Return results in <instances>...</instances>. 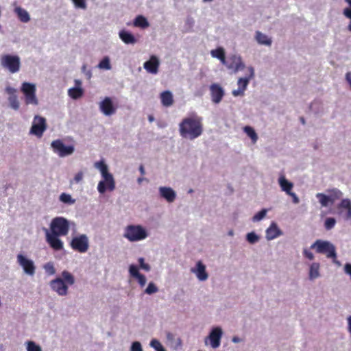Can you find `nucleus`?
I'll return each mask as SVG.
<instances>
[{
    "instance_id": "a211bd4d",
    "label": "nucleus",
    "mask_w": 351,
    "mask_h": 351,
    "mask_svg": "<svg viewBox=\"0 0 351 351\" xmlns=\"http://www.w3.org/2000/svg\"><path fill=\"white\" fill-rule=\"evenodd\" d=\"M160 62L156 56H151L149 60L143 64L144 69L149 73L156 74L158 71Z\"/></svg>"
},
{
    "instance_id": "bb28decb",
    "label": "nucleus",
    "mask_w": 351,
    "mask_h": 351,
    "mask_svg": "<svg viewBox=\"0 0 351 351\" xmlns=\"http://www.w3.org/2000/svg\"><path fill=\"white\" fill-rule=\"evenodd\" d=\"M255 38L258 43L260 45H264L267 46H270L271 45V39L260 31L256 32Z\"/></svg>"
},
{
    "instance_id": "72a5a7b5",
    "label": "nucleus",
    "mask_w": 351,
    "mask_h": 351,
    "mask_svg": "<svg viewBox=\"0 0 351 351\" xmlns=\"http://www.w3.org/2000/svg\"><path fill=\"white\" fill-rule=\"evenodd\" d=\"M244 132L251 138L253 143H256L258 140V136L254 130L250 126H245L243 128Z\"/></svg>"
},
{
    "instance_id": "3c124183",
    "label": "nucleus",
    "mask_w": 351,
    "mask_h": 351,
    "mask_svg": "<svg viewBox=\"0 0 351 351\" xmlns=\"http://www.w3.org/2000/svg\"><path fill=\"white\" fill-rule=\"evenodd\" d=\"M84 173L82 171H80L77 173L75 174L73 180L75 182L78 183L81 182L83 179Z\"/></svg>"
},
{
    "instance_id": "13d9d810",
    "label": "nucleus",
    "mask_w": 351,
    "mask_h": 351,
    "mask_svg": "<svg viewBox=\"0 0 351 351\" xmlns=\"http://www.w3.org/2000/svg\"><path fill=\"white\" fill-rule=\"evenodd\" d=\"M139 171H140V173H141V174L142 176L145 174V168H144V166L143 165H140V167H139Z\"/></svg>"
},
{
    "instance_id": "c03bdc74",
    "label": "nucleus",
    "mask_w": 351,
    "mask_h": 351,
    "mask_svg": "<svg viewBox=\"0 0 351 351\" xmlns=\"http://www.w3.org/2000/svg\"><path fill=\"white\" fill-rule=\"evenodd\" d=\"M150 346L154 348L156 351H162L165 348L157 339H152L150 342Z\"/></svg>"
},
{
    "instance_id": "de8ad7c7",
    "label": "nucleus",
    "mask_w": 351,
    "mask_h": 351,
    "mask_svg": "<svg viewBox=\"0 0 351 351\" xmlns=\"http://www.w3.org/2000/svg\"><path fill=\"white\" fill-rule=\"evenodd\" d=\"M247 240L250 243H254L258 241V237L254 232H250L247 234Z\"/></svg>"
},
{
    "instance_id": "423d86ee",
    "label": "nucleus",
    "mask_w": 351,
    "mask_h": 351,
    "mask_svg": "<svg viewBox=\"0 0 351 351\" xmlns=\"http://www.w3.org/2000/svg\"><path fill=\"white\" fill-rule=\"evenodd\" d=\"M311 248L315 249L317 253L326 254L328 258L335 256V247L329 241L318 239L311 245Z\"/></svg>"
},
{
    "instance_id": "6e6552de",
    "label": "nucleus",
    "mask_w": 351,
    "mask_h": 351,
    "mask_svg": "<svg viewBox=\"0 0 351 351\" xmlns=\"http://www.w3.org/2000/svg\"><path fill=\"white\" fill-rule=\"evenodd\" d=\"M1 64L12 73H16L20 69L21 62L18 56L4 55L1 58Z\"/></svg>"
},
{
    "instance_id": "ddd939ff",
    "label": "nucleus",
    "mask_w": 351,
    "mask_h": 351,
    "mask_svg": "<svg viewBox=\"0 0 351 351\" xmlns=\"http://www.w3.org/2000/svg\"><path fill=\"white\" fill-rule=\"evenodd\" d=\"M249 71H250V75L248 77H241L239 79L238 83H237L238 88L237 90H234L232 93L234 97L244 95V91L246 90L250 79H252L254 75V69L252 67H250Z\"/></svg>"
},
{
    "instance_id": "bf43d9fd",
    "label": "nucleus",
    "mask_w": 351,
    "mask_h": 351,
    "mask_svg": "<svg viewBox=\"0 0 351 351\" xmlns=\"http://www.w3.org/2000/svg\"><path fill=\"white\" fill-rule=\"evenodd\" d=\"M75 85L77 86V87H80L82 84L81 81L79 80H75Z\"/></svg>"
},
{
    "instance_id": "49530a36",
    "label": "nucleus",
    "mask_w": 351,
    "mask_h": 351,
    "mask_svg": "<svg viewBox=\"0 0 351 351\" xmlns=\"http://www.w3.org/2000/svg\"><path fill=\"white\" fill-rule=\"evenodd\" d=\"M138 263H139V266H140L141 269H142L146 271H149L150 270L151 267H150L149 265L145 263V260L143 258H142V257L139 258Z\"/></svg>"
},
{
    "instance_id": "052dcab7",
    "label": "nucleus",
    "mask_w": 351,
    "mask_h": 351,
    "mask_svg": "<svg viewBox=\"0 0 351 351\" xmlns=\"http://www.w3.org/2000/svg\"><path fill=\"white\" fill-rule=\"evenodd\" d=\"M143 180V178H138L137 181L139 184H141Z\"/></svg>"
},
{
    "instance_id": "79ce46f5",
    "label": "nucleus",
    "mask_w": 351,
    "mask_h": 351,
    "mask_svg": "<svg viewBox=\"0 0 351 351\" xmlns=\"http://www.w3.org/2000/svg\"><path fill=\"white\" fill-rule=\"evenodd\" d=\"M335 223L336 220L332 217H329L326 219L324 227L327 230H329L334 228Z\"/></svg>"
},
{
    "instance_id": "ea45409f",
    "label": "nucleus",
    "mask_w": 351,
    "mask_h": 351,
    "mask_svg": "<svg viewBox=\"0 0 351 351\" xmlns=\"http://www.w3.org/2000/svg\"><path fill=\"white\" fill-rule=\"evenodd\" d=\"M27 351H42V349L35 342L29 341L27 342Z\"/></svg>"
},
{
    "instance_id": "a19ab883",
    "label": "nucleus",
    "mask_w": 351,
    "mask_h": 351,
    "mask_svg": "<svg viewBox=\"0 0 351 351\" xmlns=\"http://www.w3.org/2000/svg\"><path fill=\"white\" fill-rule=\"evenodd\" d=\"M158 289L154 282H149L147 287L145 290V293L151 295L158 292Z\"/></svg>"
},
{
    "instance_id": "a878e982",
    "label": "nucleus",
    "mask_w": 351,
    "mask_h": 351,
    "mask_svg": "<svg viewBox=\"0 0 351 351\" xmlns=\"http://www.w3.org/2000/svg\"><path fill=\"white\" fill-rule=\"evenodd\" d=\"M278 182L282 191L286 192L287 195L291 192L293 184L292 182L288 181L284 176L280 177Z\"/></svg>"
},
{
    "instance_id": "39448f33",
    "label": "nucleus",
    "mask_w": 351,
    "mask_h": 351,
    "mask_svg": "<svg viewBox=\"0 0 351 351\" xmlns=\"http://www.w3.org/2000/svg\"><path fill=\"white\" fill-rule=\"evenodd\" d=\"M69 221L66 219L56 217L51 221L50 232L59 236H66L69 233Z\"/></svg>"
},
{
    "instance_id": "2eb2a0df",
    "label": "nucleus",
    "mask_w": 351,
    "mask_h": 351,
    "mask_svg": "<svg viewBox=\"0 0 351 351\" xmlns=\"http://www.w3.org/2000/svg\"><path fill=\"white\" fill-rule=\"evenodd\" d=\"M46 230V241L54 250L59 251L63 249V242L58 238L60 236Z\"/></svg>"
},
{
    "instance_id": "7c9ffc66",
    "label": "nucleus",
    "mask_w": 351,
    "mask_h": 351,
    "mask_svg": "<svg viewBox=\"0 0 351 351\" xmlns=\"http://www.w3.org/2000/svg\"><path fill=\"white\" fill-rule=\"evenodd\" d=\"M134 25L135 27H138L145 29L148 27L149 24L145 16L142 15H138L135 18L134 21Z\"/></svg>"
},
{
    "instance_id": "f03ea898",
    "label": "nucleus",
    "mask_w": 351,
    "mask_h": 351,
    "mask_svg": "<svg viewBox=\"0 0 351 351\" xmlns=\"http://www.w3.org/2000/svg\"><path fill=\"white\" fill-rule=\"evenodd\" d=\"M95 167L99 170L103 180H101L97 185V190L99 193L104 194L106 190L112 191L115 189V182L112 174L109 173L108 167L104 160L95 163Z\"/></svg>"
},
{
    "instance_id": "412c9836",
    "label": "nucleus",
    "mask_w": 351,
    "mask_h": 351,
    "mask_svg": "<svg viewBox=\"0 0 351 351\" xmlns=\"http://www.w3.org/2000/svg\"><path fill=\"white\" fill-rule=\"evenodd\" d=\"M159 192L160 196L169 203L174 202L176 199V192L170 187L160 186Z\"/></svg>"
},
{
    "instance_id": "69168bd1",
    "label": "nucleus",
    "mask_w": 351,
    "mask_h": 351,
    "mask_svg": "<svg viewBox=\"0 0 351 351\" xmlns=\"http://www.w3.org/2000/svg\"><path fill=\"white\" fill-rule=\"evenodd\" d=\"M350 5V7L351 8V0H345Z\"/></svg>"
},
{
    "instance_id": "f257e3e1",
    "label": "nucleus",
    "mask_w": 351,
    "mask_h": 351,
    "mask_svg": "<svg viewBox=\"0 0 351 351\" xmlns=\"http://www.w3.org/2000/svg\"><path fill=\"white\" fill-rule=\"evenodd\" d=\"M202 117L193 114L182 120L179 124L180 134L182 138L193 140L203 133Z\"/></svg>"
},
{
    "instance_id": "b1692460",
    "label": "nucleus",
    "mask_w": 351,
    "mask_h": 351,
    "mask_svg": "<svg viewBox=\"0 0 351 351\" xmlns=\"http://www.w3.org/2000/svg\"><path fill=\"white\" fill-rule=\"evenodd\" d=\"M119 38L121 39V40L127 44H135L136 43V39L134 36V35L125 30H121L119 33Z\"/></svg>"
},
{
    "instance_id": "393cba45",
    "label": "nucleus",
    "mask_w": 351,
    "mask_h": 351,
    "mask_svg": "<svg viewBox=\"0 0 351 351\" xmlns=\"http://www.w3.org/2000/svg\"><path fill=\"white\" fill-rule=\"evenodd\" d=\"M161 103L164 106L169 107L173 104V95L169 90H165L160 94Z\"/></svg>"
},
{
    "instance_id": "603ef678",
    "label": "nucleus",
    "mask_w": 351,
    "mask_h": 351,
    "mask_svg": "<svg viewBox=\"0 0 351 351\" xmlns=\"http://www.w3.org/2000/svg\"><path fill=\"white\" fill-rule=\"evenodd\" d=\"M303 254L306 258H307L308 259H309L311 261L314 258L313 254L307 249H304Z\"/></svg>"
},
{
    "instance_id": "774afa93",
    "label": "nucleus",
    "mask_w": 351,
    "mask_h": 351,
    "mask_svg": "<svg viewBox=\"0 0 351 351\" xmlns=\"http://www.w3.org/2000/svg\"><path fill=\"white\" fill-rule=\"evenodd\" d=\"M3 350V346L2 345L0 346V351H2Z\"/></svg>"
},
{
    "instance_id": "a18cd8bd",
    "label": "nucleus",
    "mask_w": 351,
    "mask_h": 351,
    "mask_svg": "<svg viewBox=\"0 0 351 351\" xmlns=\"http://www.w3.org/2000/svg\"><path fill=\"white\" fill-rule=\"evenodd\" d=\"M44 268L46 272L49 275H53L56 272V269L53 267V263H47V264H45Z\"/></svg>"
},
{
    "instance_id": "4be33fe9",
    "label": "nucleus",
    "mask_w": 351,
    "mask_h": 351,
    "mask_svg": "<svg viewBox=\"0 0 351 351\" xmlns=\"http://www.w3.org/2000/svg\"><path fill=\"white\" fill-rule=\"evenodd\" d=\"M129 272L132 277L137 279L141 287H144L146 284V278L143 274L138 271V268L134 265H131L129 268Z\"/></svg>"
},
{
    "instance_id": "f3484780",
    "label": "nucleus",
    "mask_w": 351,
    "mask_h": 351,
    "mask_svg": "<svg viewBox=\"0 0 351 351\" xmlns=\"http://www.w3.org/2000/svg\"><path fill=\"white\" fill-rule=\"evenodd\" d=\"M100 110L106 116H110L115 113L116 108L114 107L110 97H106L99 104Z\"/></svg>"
},
{
    "instance_id": "0eeeda50",
    "label": "nucleus",
    "mask_w": 351,
    "mask_h": 351,
    "mask_svg": "<svg viewBox=\"0 0 351 351\" xmlns=\"http://www.w3.org/2000/svg\"><path fill=\"white\" fill-rule=\"evenodd\" d=\"M25 96V101L27 105H38V100L36 95V86L29 82H23L21 88Z\"/></svg>"
},
{
    "instance_id": "9d476101",
    "label": "nucleus",
    "mask_w": 351,
    "mask_h": 351,
    "mask_svg": "<svg viewBox=\"0 0 351 351\" xmlns=\"http://www.w3.org/2000/svg\"><path fill=\"white\" fill-rule=\"evenodd\" d=\"M70 245L73 250L80 253H85L89 247L88 239L86 234L73 237Z\"/></svg>"
},
{
    "instance_id": "58836bf2",
    "label": "nucleus",
    "mask_w": 351,
    "mask_h": 351,
    "mask_svg": "<svg viewBox=\"0 0 351 351\" xmlns=\"http://www.w3.org/2000/svg\"><path fill=\"white\" fill-rule=\"evenodd\" d=\"M99 68L109 70L111 69L110 60L108 57L104 58L98 65Z\"/></svg>"
},
{
    "instance_id": "f8f14e48",
    "label": "nucleus",
    "mask_w": 351,
    "mask_h": 351,
    "mask_svg": "<svg viewBox=\"0 0 351 351\" xmlns=\"http://www.w3.org/2000/svg\"><path fill=\"white\" fill-rule=\"evenodd\" d=\"M17 263L23 269L24 272L29 276H34L36 267L33 261L27 258L21 254L17 255Z\"/></svg>"
},
{
    "instance_id": "338daca9",
    "label": "nucleus",
    "mask_w": 351,
    "mask_h": 351,
    "mask_svg": "<svg viewBox=\"0 0 351 351\" xmlns=\"http://www.w3.org/2000/svg\"><path fill=\"white\" fill-rule=\"evenodd\" d=\"M149 121H152L154 120V118L152 117H149Z\"/></svg>"
},
{
    "instance_id": "dca6fc26",
    "label": "nucleus",
    "mask_w": 351,
    "mask_h": 351,
    "mask_svg": "<svg viewBox=\"0 0 351 351\" xmlns=\"http://www.w3.org/2000/svg\"><path fill=\"white\" fill-rule=\"evenodd\" d=\"M223 64L226 65L228 69L233 70L234 73L243 69L245 67V64L242 62L241 57L235 55L230 56L226 60V63Z\"/></svg>"
},
{
    "instance_id": "e433bc0d",
    "label": "nucleus",
    "mask_w": 351,
    "mask_h": 351,
    "mask_svg": "<svg viewBox=\"0 0 351 351\" xmlns=\"http://www.w3.org/2000/svg\"><path fill=\"white\" fill-rule=\"evenodd\" d=\"M8 101H9L10 107L12 109H14L15 110H17L19 109L20 104H19V101L18 100V97L16 95L9 96Z\"/></svg>"
},
{
    "instance_id": "4468645a",
    "label": "nucleus",
    "mask_w": 351,
    "mask_h": 351,
    "mask_svg": "<svg viewBox=\"0 0 351 351\" xmlns=\"http://www.w3.org/2000/svg\"><path fill=\"white\" fill-rule=\"evenodd\" d=\"M210 93L211 100L214 104L220 103L225 95L223 88L217 83H213L210 86Z\"/></svg>"
},
{
    "instance_id": "e2e57ef3",
    "label": "nucleus",
    "mask_w": 351,
    "mask_h": 351,
    "mask_svg": "<svg viewBox=\"0 0 351 351\" xmlns=\"http://www.w3.org/2000/svg\"><path fill=\"white\" fill-rule=\"evenodd\" d=\"M348 29L349 31L351 32V19H350V23H349V25L348 26Z\"/></svg>"
},
{
    "instance_id": "c85d7f7f",
    "label": "nucleus",
    "mask_w": 351,
    "mask_h": 351,
    "mask_svg": "<svg viewBox=\"0 0 351 351\" xmlns=\"http://www.w3.org/2000/svg\"><path fill=\"white\" fill-rule=\"evenodd\" d=\"M14 12L17 14L19 20L21 22L27 23L29 21V14L25 10L21 8V7H16L14 9Z\"/></svg>"
},
{
    "instance_id": "4d7b16f0",
    "label": "nucleus",
    "mask_w": 351,
    "mask_h": 351,
    "mask_svg": "<svg viewBox=\"0 0 351 351\" xmlns=\"http://www.w3.org/2000/svg\"><path fill=\"white\" fill-rule=\"evenodd\" d=\"M332 258V262L337 265L339 266L341 265L340 262L337 259V254L335 253V256H330Z\"/></svg>"
},
{
    "instance_id": "6ab92c4d",
    "label": "nucleus",
    "mask_w": 351,
    "mask_h": 351,
    "mask_svg": "<svg viewBox=\"0 0 351 351\" xmlns=\"http://www.w3.org/2000/svg\"><path fill=\"white\" fill-rule=\"evenodd\" d=\"M222 336V330L219 327L214 328L208 338L210 341L212 348H217L220 346V340Z\"/></svg>"
},
{
    "instance_id": "0e129e2a",
    "label": "nucleus",
    "mask_w": 351,
    "mask_h": 351,
    "mask_svg": "<svg viewBox=\"0 0 351 351\" xmlns=\"http://www.w3.org/2000/svg\"><path fill=\"white\" fill-rule=\"evenodd\" d=\"M300 121L302 122V124L305 123V120H304V117L300 118Z\"/></svg>"
},
{
    "instance_id": "9b49d317",
    "label": "nucleus",
    "mask_w": 351,
    "mask_h": 351,
    "mask_svg": "<svg viewBox=\"0 0 351 351\" xmlns=\"http://www.w3.org/2000/svg\"><path fill=\"white\" fill-rule=\"evenodd\" d=\"M47 129L46 119L39 115H36L34 118L32 125L30 129V133L38 138L43 136L44 132Z\"/></svg>"
},
{
    "instance_id": "20e7f679",
    "label": "nucleus",
    "mask_w": 351,
    "mask_h": 351,
    "mask_svg": "<svg viewBox=\"0 0 351 351\" xmlns=\"http://www.w3.org/2000/svg\"><path fill=\"white\" fill-rule=\"evenodd\" d=\"M123 237L130 241H141L147 238V233L140 225H129L125 229Z\"/></svg>"
},
{
    "instance_id": "f704fd0d",
    "label": "nucleus",
    "mask_w": 351,
    "mask_h": 351,
    "mask_svg": "<svg viewBox=\"0 0 351 351\" xmlns=\"http://www.w3.org/2000/svg\"><path fill=\"white\" fill-rule=\"evenodd\" d=\"M329 193V197L330 199L331 204H333L335 202V200L339 199L343 195L342 193L339 189H337L330 191Z\"/></svg>"
},
{
    "instance_id": "5701e85b",
    "label": "nucleus",
    "mask_w": 351,
    "mask_h": 351,
    "mask_svg": "<svg viewBox=\"0 0 351 351\" xmlns=\"http://www.w3.org/2000/svg\"><path fill=\"white\" fill-rule=\"evenodd\" d=\"M282 234L276 223L273 222L266 230V237L268 240H272Z\"/></svg>"
},
{
    "instance_id": "c9c22d12",
    "label": "nucleus",
    "mask_w": 351,
    "mask_h": 351,
    "mask_svg": "<svg viewBox=\"0 0 351 351\" xmlns=\"http://www.w3.org/2000/svg\"><path fill=\"white\" fill-rule=\"evenodd\" d=\"M316 197L319 199L321 205L324 207L328 206L329 202H330L329 195H326L324 193H317Z\"/></svg>"
},
{
    "instance_id": "4c0bfd02",
    "label": "nucleus",
    "mask_w": 351,
    "mask_h": 351,
    "mask_svg": "<svg viewBox=\"0 0 351 351\" xmlns=\"http://www.w3.org/2000/svg\"><path fill=\"white\" fill-rule=\"evenodd\" d=\"M60 200L62 202L68 204H73L75 202V199H72L71 196L69 194H66L64 193H62L60 195Z\"/></svg>"
},
{
    "instance_id": "680f3d73",
    "label": "nucleus",
    "mask_w": 351,
    "mask_h": 351,
    "mask_svg": "<svg viewBox=\"0 0 351 351\" xmlns=\"http://www.w3.org/2000/svg\"><path fill=\"white\" fill-rule=\"evenodd\" d=\"M232 341L234 342H239V339L238 337H234Z\"/></svg>"
},
{
    "instance_id": "2f4dec72",
    "label": "nucleus",
    "mask_w": 351,
    "mask_h": 351,
    "mask_svg": "<svg viewBox=\"0 0 351 351\" xmlns=\"http://www.w3.org/2000/svg\"><path fill=\"white\" fill-rule=\"evenodd\" d=\"M319 263H313L311 264V265L310 267V271H309V278L311 280L317 278L319 276Z\"/></svg>"
},
{
    "instance_id": "37998d69",
    "label": "nucleus",
    "mask_w": 351,
    "mask_h": 351,
    "mask_svg": "<svg viewBox=\"0 0 351 351\" xmlns=\"http://www.w3.org/2000/svg\"><path fill=\"white\" fill-rule=\"evenodd\" d=\"M267 210L266 209H262L261 211L258 212L252 218L253 221H258L263 219Z\"/></svg>"
},
{
    "instance_id": "09e8293b",
    "label": "nucleus",
    "mask_w": 351,
    "mask_h": 351,
    "mask_svg": "<svg viewBox=\"0 0 351 351\" xmlns=\"http://www.w3.org/2000/svg\"><path fill=\"white\" fill-rule=\"evenodd\" d=\"M75 6L81 9L86 8V0H72Z\"/></svg>"
},
{
    "instance_id": "6e6d98bb",
    "label": "nucleus",
    "mask_w": 351,
    "mask_h": 351,
    "mask_svg": "<svg viewBox=\"0 0 351 351\" xmlns=\"http://www.w3.org/2000/svg\"><path fill=\"white\" fill-rule=\"evenodd\" d=\"M343 14L347 17L351 19V8H346L343 10Z\"/></svg>"
},
{
    "instance_id": "473e14b6",
    "label": "nucleus",
    "mask_w": 351,
    "mask_h": 351,
    "mask_svg": "<svg viewBox=\"0 0 351 351\" xmlns=\"http://www.w3.org/2000/svg\"><path fill=\"white\" fill-rule=\"evenodd\" d=\"M83 90L80 87H74L69 90V95L74 99H77L83 95Z\"/></svg>"
},
{
    "instance_id": "5fc2aeb1",
    "label": "nucleus",
    "mask_w": 351,
    "mask_h": 351,
    "mask_svg": "<svg viewBox=\"0 0 351 351\" xmlns=\"http://www.w3.org/2000/svg\"><path fill=\"white\" fill-rule=\"evenodd\" d=\"M289 196H291L293 198V202L295 204H298L300 200L298 197L296 195L295 193H293L292 191L288 194Z\"/></svg>"
},
{
    "instance_id": "8fccbe9b",
    "label": "nucleus",
    "mask_w": 351,
    "mask_h": 351,
    "mask_svg": "<svg viewBox=\"0 0 351 351\" xmlns=\"http://www.w3.org/2000/svg\"><path fill=\"white\" fill-rule=\"evenodd\" d=\"M131 351H143L141 344L138 341H135L132 344Z\"/></svg>"
},
{
    "instance_id": "7ed1b4c3",
    "label": "nucleus",
    "mask_w": 351,
    "mask_h": 351,
    "mask_svg": "<svg viewBox=\"0 0 351 351\" xmlns=\"http://www.w3.org/2000/svg\"><path fill=\"white\" fill-rule=\"evenodd\" d=\"M62 277L57 278L50 282L51 289L60 295H66L68 292V286L66 285H73L75 283L73 276L67 271L62 272Z\"/></svg>"
},
{
    "instance_id": "c756f323",
    "label": "nucleus",
    "mask_w": 351,
    "mask_h": 351,
    "mask_svg": "<svg viewBox=\"0 0 351 351\" xmlns=\"http://www.w3.org/2000/svg\"><path fill=\"white\" fill-rule=\"evenodd\" d=\"M339 209H346V219H351V201L349 199H343L338 206Z\"/></svg>"
},
{
    "instance_id": "864d4df0",
    "label": "nucleus",
    "mask_w": 351,
    "mask_h": 351,
    "mask_svg": "<svg viewBox=\"0 0 351 351\" xmlns=\"http://www.w3.org/2000/svg\"><path fill=\"white\" fill-rule=\"evenodd\" d=\"M5 91L6 93L10 95H16V89L12 88V87H10V86H8L6 87L5 88Z\"/></svg>"
},
{
    "instance_id": "1a4fd4ad",
    "label": "nucleus",
    "mask_w": 351,
    "mask_h": 351,
    "mask_svg": "<svg viewBox=\"0 0 351 351\" xmlns=\"http://www.w3.org/2000/svg\"><path fill=\"white\" fill-rule=\"evenodd\" d=\"M51 146L53 152L60 157H65L71 155L75 151L73 145H65L60 139L53 141L51 143Z\"/></svg>"
},
{
    "instance_id": "aec40b11",
    "label": "nucleus",
    "mask_w": 351,
    "mask_h": 351,
    "mask_svg": "<svg viewBox=\"0 0 351 351\" xmlns=\"http://www.w3.org/2000/svg\"><path fill=\"white\" fill-rule=\"evenodd\" d=\"M191 271L195 274L197 278L201 281L206 280L208 277L206 267L200 261L197 263L195 268L191 269Z\"/></svg>"
},
{
    "instance_id": "cd10ccee",
    "label": "nucleus",
    "mask_w": 351,
    "mask_h": 351,
    "mask_svg": "<svg viewBox=\"0 0 351 351\" xmlns=\"http://www.w3.org/2000/svg\"><path fill=\"white\" fill-rule=\"evenodd\" d=\"M210 54L213 58L219 59L222 64L226 63L225 51L222 47H218L212 50Z\"/></svg>"
}]
</instances>
